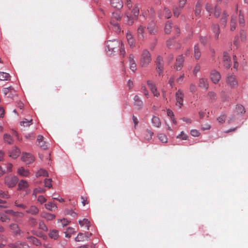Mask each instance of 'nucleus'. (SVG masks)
Masks as SVG:
<instances>
[{
	"instance_id": "14",
	"label": "nucleus",
	"mask_w": 248,
	"mask_h": 248,
	"mask_svg": "<svg viewBox=\"0 0 248 248\" xmlns=\"http://www.w3.org/2000/svg\"><path fill=\"white\" fill-rule=\"evenodd\" d=\"M184 62V57L183 55H179L176 60V63L174 65V68L177 70H180L183 67V62Z\"/></svg>"
},
{
	"instance_id": "30",
	"label": "nucleus",
	"mask_w": 248,
	"mask_h": 248,
	"mask_svg": "<svg viewBox=\"0 0 248 248\" xmlns=\"http://www.w3.org/2000/svg\"><path fill=\"white\" fill-rule=\"evenodd\" d=\"M212 30L214 33L215 34V38L218 39L219 37V34L220 33V29L218 24H213L212 26Z\"/></svg>"
},
{
	"instance_id": "44",
	"label": "nucleus",
	"mask_w": 248,
	"mask_h": 248,
	"mask_svg": "<svg viewBox=\"0 0 248 248\" xmlns=\"http://www.w3.org/2000/svg\"><path fill=\"white\" fill-rule=\"evenodd\" d=\"M32 124V120L31 119L28 120L27 119H25L23 121L20 122V125L24 127L29 126Z\"/></svg>"
},
{
	"instance_id": "48",
	"label": "nucleus",
	"mask_w": 248,
	"mask_h": 248,
	"mask_svg": "<svg viewBox=\"0 0 248 248\" xmlns=\"http://www.w3.org/2000/svg\"><path fill=\"white\" fill-rule=\"evenodd\" d=\"M153 134L154 133L153 131L147 129L145 132L144 138L146 140H149L152 139Z\"/></svg>"
},
{
	"instance_id": "3",
	"label": "nucleus",
	"mask_w": 248,
	"mask_h": 248,
	"mask_svg": "<svg viewBox=\"0 0 248 248\" xmlns=\"http://www.w3.org/2000/svg\"><path fill=\"white\" fill-rule=\"evenodd\" d=\"M18 181V179L16 176L7 175L4 178V183L9 188L14 187Z\"/></svg>"
},
{
	"instance_id": "8",
	"label": "nucleus",
	"mask_w": 248,
	"mask_h": 248,
	"mask_svg": "<svg viewBox=\"0 0 248 248\" xmlns=\"http://www.w3.org/2000/svg\"><path fill=\"white\" fill-rule=\"evenodd\" d=\"M132 15L131 16H129L128 13H126L127 17L129 19L128 24L131 25H132V24L133 23V20H131L130 18H132V19H133L134 18H136L139 15V9L137 6H135L134 7L132 11Z\"/></svg>"
},
{
	"instance_id": "53",
	"label": "nucleus",
	"mask_w": 248,
	"mask_h": 248,
	"mask_svg": "<svg viewBox=\"0 0 248 248\" xmlns=\"http://www.w3.org/2000/svg\"><path fill=\"white\" fill-rule=\"evenodd\" d=\"M226 119V116L224 114H223L220 115L217 118V121L219 123L222 124L225 122Z\"/></svg>"
},
{
	"instance_id": "60",
	"label": "nucleus",
	"mask_w": 248,
	"mask_h": 248,
	"mask_svg": "<svg viewBox=\"0 0 248 248\" xmlns=\"http://www.w3.org/2000/svg\"><path fill=\"white\" fill-rule=\"evenodd\" d=\"M240 37L242 41H245L246 39V32L244 30L240 31Z\"/></svg>"
},
{
	"instance_id": "2",
	"label": "nucleus",
	"mask_w": 248,
	"mask_h": 248,
	"mask_svg": "<svg viewBox=\"0 0 248 248\" xmlns=\"http://www.w3.org/2000/svg\"><path fill=\"white\" fill-rule=\"evenodd\" d=\"M120 43L117 40H108L106 42L107 52H115L119 47Z\"/></svg>"
},
{
	"instance_id": "55",
	"label": "nucleus",
	"mask_w": 248,
	"mask_h": 248,
	"mask_svg": "<svg viewBox=\"0 0 248 248\" xmlns=\"http://www.w3.org/2000/svg\"><path fill=\"white\" fill-rule=\"evenodd\" d=\"M39 228L40 229H41L43 231H46L47 230V227L44 224V222L42 221H40L39 223Z\"/></svg>"
},
{
	"instance_id": "38",
	"label": "nucleus",
	"mask_w": 248,
	"mask_h": 248,
	"mask_svg": "<svg viewBox=\"0 0 248 248\" xmlns=\"http://www.w3.org/2000/svg\"><path fill=\"white\" fill-rule=\"evenodd\" d=\"M3 140L5 142H6L9 144H13L14 142L12 137L8 134H5L3 135Z\"/></svg>"
},
{
	"instance_id": "58",
	"label": "nucleus",
	"mask_w": 248,
	"mask_h": 248,
	"mask_svg": "<svg viewBox=\"0 0 248 248\" xmlns=\"http://www.w3.org/2000/svg\"><path fill=\"white\" fill-rule=\"evenodd\" d=\"M46 192V190L44 188H36L34 190V191H33V194L34 195H36L37 193H44Z\"/></svg>"
},
{
	"instance_id": "47",
	"label": "nucleus",
	"mask_w": 248,
	"mask_h": 248,
	"mask_svg": "<svg viewBox=\"0 0 248 248\" xmlns=\"http://www.w3.org/2000/svg\"><path fill=\"white\" fill-rule=\"evenodd\" d=\"M239 25L242 27H243L245 25L244 16L243 14H242V11L241 10L239 11Z\"/></svg>"
},
{
	"instance_id": "13",
	"label": "nucleus",
	"mask_w": 248,
	"mask_h": 248,
	"mask_svg": "<svg viewBox=\"0 0 248 248\" xmlns=\"http://www.w3.org/2000/svg\"><path fill=\"white\" fill-rule=\"evenodd\" d=\"M158 16L160 18H169L171 16V13L169 9L164 8L159 12Z\"/></svg>"
},
{
	"instance_id": "33",
	"label": "nucleus",
	"mask_w": 248,
	"mask_h": 248,
	"mask_svg": "<svg viewBox=\"0 0 248 248\" xmlns=\"http://www.w3.org/2000/svg\"><path fill=\"white\" fill-rule=\"evenodd\" d=\"M152 122L154 126L157 128L161 126V121L160 119L156 116H153L152 119Z\"/></svg>"
},
{
	"instance_id": "37",
	"label": "nucleus",
	"mask_w": 248,
	"mask_h": 248,
	"mask_svg": "<svg viewBox=\"0 0 248 248\" xmlns=\"http://www.w3.org/2000/svg\"><path fill=\"white\" fill-rule=\"evenodd\" d=\"M49 236L54 240H57L59 237V232L57 230H51L49 233Z\"/></svg>"
},
{
	"instance_id": "16",
	"label": "nucleus",
	"mask_w": 248,
	"mask_h": 248,
	"mask_svg": "<svg viewBox=\"0 0 248 248\" xmlns=\"http://www.w3.org/2000/svg\"><path fill=\"white\" fill-rule=\"evenodd\" d=\"M39 212V209L35 205H31L29 208H27L26 213L31 215H37Z\"/></svg>"
},
{
	"instance_id": "17",
	"label": "nucleus",
	"mask_w": 248,
	"mask_h": 248,
	"mask_svg": "<svg viewBox=\"0 0 248 248\" xmlns=\"http://www.w3.org/2000/svg\"><path fill=\"white\" fill-rule=\"evenodd\" d=\"M223 60L224 66L226 68H229L231 65V62L230 57L227 52H224Z\"/></svg>"
},
{
	"instance_id": "57",
	"label": "nucleus",
	"mask_w": 248,
	"mask_h": 248,
	"mask_svg": "<svg viewBox=\"0 0 248 248\" xmlns=\"http://www.w3.org/2000/svg\"><path fill=\"white\" fill-rule=\"evenodd\" d=\"M15 205L16 207H19V208H22L23 209H27V206L25 204H22V203H18V201H17V200L15 201Z\"/></svg>"
},
{
	"instance_id": "59",
	"label": "nucleus",
	"mask_w": 248,
	"mask_h": 248,
	"mask_svg": "<svg viewBox=\"0 0 248 248\" xmlns=\"http://www.w3.org/2000/svg\"><path fill=\"white\" fill-rule=\"evenodd\" d=\"M37 201L41 204H42L46 201V199L42 195L39 196L37 198Z\"/></svg>"
},
{
	"instance_id": "25",
	"label": "nucleus",
	"mask_w": 248,
	"mask_h": 248,
	"mask_svg": "<svg viewBox=\"0 0 248 248\" xmlns=\"http://www.w3.org/2000/svg\"><path fill=\"white\" fill-rule=\"evenodd\" d=\"M78 223L81 227H85L86 230H89L90 222L87 219L84 218L82 220H79Z\"/></svg>"
},
{
	"instance_id": "49",
	"label": "nucleus",
	"mask_w": 248,
	"mask_h": 248,
	"mask_svg": "<svg viewBox=\"0 0 248 248\" xmlns=\"http://www.w3.org/2000/svg\"><path fill=\"white\" fill-rule=\"evenodd\" d=\"M122 18V16L119 12H114L112 14V19L111 20H113L115 21L114 19L117 21L120 20Z\"/></svg>"
},
{
	"instance_id": "15",
	"label": "nucleus",
	"mask_w": 248,
	"mask_h": 248,
	"mask_svg": "<svg viewBox=\"0 0 248 248\" xmlns=\"http://www.w3.org/2000/svg\"><path fill=\"white\" fill-rule=\"evenodd\" d=\"M147 30L151 34L155 35L157 33V27L155 23L153 21L148 24Z\"/></svg>"
},
{
	"instance_id": "46",
	"label": "nucleus",
	"mask_w": 248,
	"mask_h": 248,
	"mask_svg": "<svg viewBox=\"0 0 248 248\" xmlns=\"http://www.w3.org/2000/svg\"><path fill=\"white\" fill-rule=\"evenodd\" d=\"M171 23L170 21L167 22L164 29L165 32L167 34H169L171 31Z\"/></svg>"
},
{
	"instance_id": "22",
	"label": "nucleus",
	"mask_w": 248,
	"mask_h": 248,
	"mask_svg": "<svg viewBox=\"0 0 248 248\" xmlns=\"http://www.w3.org/2000/svg\"><path fill=\"white\" fill-rule=\"evenodd\" d=\"M134 106L137 109H140L142 107L143 102L139 96L135 95L134 97Z\"/></svg>"
},
{
	"instance_id": "50",
	"label": "nucleus",
	"mask_w": 248,
	"mask_h": 248,
	"mask_svg": "<svg viewBox=\"0 0 248 248\" xmlns=\"http://www.w3.org/2000/svg\"><path fill=\"white\" fill-rule=\"evenodd\" d=\"M220 13H221L220 9L219 8L217 5H216L215 7V9L213 12V13L214 14V16L216 18H218L220 15Z\"/></svg>"
},
{
	"instance_id": "1",
	"label": "nucleus",
	"mask_w": 248,
	"mask_h": 248,
	"mask_svg": "<svg viewBox=\"0 0 248 248\" xmlns=\"http://www.w3.org/2000/svg\"><path fill=\"white\" fill-rule=\"evenodd\" d=\"M151 61V55L149 51L146 49L144 50L141 53L140 60V64L141 67L147 66Z\"/></svg>"
},
{
	"instance_id": "42",
	"label": "nucleus",
	"mask_w": 248,
	"mask_h": 248,
	"mask_svg": "<svg viewBox=\"0 0 248 248\" xmlns=\"http://www.w3.org/2000/svg\"><path fill=\"white\" fill-rule=\"evenodd\" d=\"M13 248H28V246L25 243H16V244H12Z\"/></svg>"
},
{
	"instance_id": "9",
	"label": "nucleus",
	"mask_w": 248,
	"mask_h": 248,
	"mask_svg": "<svg viewBox=\"0 0 248 248\" xmlns=\"http://www.w3.org/2000/svg\"><path fill=\"white\" fill-rule=\"evenodd\" d=\"M22 160L27 164H30L34 162V157L30 153H23L22 156Z\"/></svg>"
},
{
	"instance_id": "39",
	"label": "nucleus",
	"mask_w": 248,
	"mask_h": 248,
	"mask_svg": "<svg viewBox=\"0 0 248 248\" xmlns=\"http://www.w3.org/2000/svg\"><path fill=\"white\" fill-rule=\"evenodd\" d=\"M11 76L9 74L3 72H0V80H10Z\"/></svg>"
},
{
	"instance_id": "23",
	"label": "nucleus",
	"mask_w": 248,
	"mask_h": 248,
	"mask_svg": "<svg viewBox=\"0 0 248 248\" xmlns=\"http://www.w3.org/2000/svg\"><path fill=\"white\" fill-rule=\"evenodd\" d=\"M110 24L112 26V29L117 33L120 32L121 28L118 23L113 20H111Z\"/></svg>"
},
{
	"instance_id": "36",
	"label": "nucleus",
	"mask_w": 248,
	"mask_h": 248,
	"mask_svg": "<svg viewBox=\"0 0 248 248\" xmlns=\"http://www.w3.org/2000/svg\"><path fill=\"white\" fill-rule=\"evenodd\" d=\"M236 24V16L233 15L231 17V23H230L231 30L232 31H233L234 30H235Z\"/></svg>"
},
{
	"instance_id": "56",
	"label": "nucleus",
	"mask_w": 248,
	"mask_h": 248,
	"mask_svg": "<svg viewBox=\"0 0 248 248\" xmlns=\"http://www.w3.org/2000/svg\"><path fill=\"white\" fill-rule=\"evenodd\" d=\"M25 138L26 139L30 140H33L35 138V135L33 133H31L28 134V135H25Z\"/></svg>"
},
{
	"instance_id": "7",
	"label": "nucleus",
	"mask_w": 248,
	"mask_h": 248,
	"mask_svg": "<svg viewBox=\"0 0 248 248\" xmlns=\"http://www.w3.org/2000/svg\"><path fill=\"white\" fill-rule=\"evenodd\" d=\"M226 82L231 88H234L237 86V81L234 75L232 74L227 77Z\"/></svg>"
},
{
	"instance_id": "41",
	"label": "nucleus",
	"mask_w": 248,
	"mask_h": 248,
	"mask_svg": "<svg viewBox=\"0 0 248 248\" xmlns=\"http://www.w3.org/2000/svg\"><path fill=\"white\" fill-rule=\"evenodd\" d=\"M46 208L49 211H53L57 208V206L54 202H48L45 204Z\"/></svg>"
},
{
	"instance_id": "29",
	"label": "nucleus",
	"mask_w": 248,
	"mask_h": 248,
	"mask_svg": "<svg viewBox=\"0 0 248 248\" xmlns=\"http://www.w3.org/2000/svg\"><path fill=\"white\" fill-rule=\"evenodd\" d=\"M29 186L28 182L24 180H21L18 185V190H24L25 188Z\"/></svg>"
},
{
	"instance_id": "51",
	"label": "nucleus",
	"mask_w": 248,
	"mask_h": 248,
	"mask_svg": "<svg viewBox=\"0 0 248 248\" xmlns=\"http://www.w3.org/2000/svg\"><path fill=\"white\" fill-rule=\"evenodd\" d=\"M158 138L159 140L163 143H166L168 141L167 136L163 134H159L158 135Z\"/></svg>"
},
{
	"instance_id": "64",
	"label": "nucleus",
	"mask_w": 248,
	"mask_h": 248,
	"mask_svg": "<svg viewBox=\"0 0 248 248\" xmlns=\"http://www.w3.org/2000/svg\"><path fill=\"white\" fill-rule=\"evenodd\" d=\"M236 109L237 112L241 114L244 113L245 112V108L242 105L238 106L236 108Z\"/></svg>"
},
{
	"instance_id": "10",
	"label": "nucleus",
	"mask_w": 248,
	"mask_h": 248,
	"mask_svg": "<svg viewBox=\"0 0 248 248\" xmlns=\"http://www.w3.org/2000/svg\"><path fill=\"white\" fill-rule=\"evenodd\" d=\"M186 0H179V7H176L173 9V14L175 16H178L182 9L186 4Z\"/></svg>"
},
{
	"instance_id": "34",
	"label": "nucleus",
	"mask_w": 248,
	"mask_h": 248,
	"mask_svg": "<svg viewBox=\"0 0 248 248\" xmlns=\"http://www.w3.org/2000/svg\"><path fill=\"white\" fill-rule=\"evenodd\" d=\"M194 58L196 60H199L201 57V53L200 48L198 45H195L194 48Z\"/></svg>"
},
{
	"instance_id": "43",
	"label": "nucleus",
	"mask_w": 248,
	"mask_h": 248,
	"mask_svg": "<svg viewBox=\"0 0 248 248\" xmlns=\"http://www.w3.org/2000/svg\"><path fill=\"white\" fill-rule=\"evenodd\" d=\"M29 241L35 246H39L41 245V242L36 238L31 236L28 238Z\"/></svg>"
},
{
	"instance_id": "45",
	"label": "nucleus",
	"mask_w": 248,
	"mask_h": 248,
	"mask_svg": "<svg viewBox=\"0 0 248 248\" xmlns=\"http://www.w3.org/2000/svg\"><path fill=\"white\" fill-rule=\"evenodd\" d=\"M215 6L213 5L211 3H207L206 4L205 8L206 10L209 13H213V11L215 9Z\"/></svg>"
},
{
	"instance_id": "24",
	"label": "nucleus",
	"mask_w": 248,
	"mask_h": 248,
	"mask_svg": "<svg viewBox=\"0 0 248 248\" xmlns=\"http://www.w3.org/2000/svg\"><path fill=\"white\" fill-rule=\"evenodd\" d=\"M156 66L158 70L159 74L160 75V73L163 71V60L162 58L160 56L158 57L157 58Z\"/></svg>"
},
{
	"instance_id": "32",
	"label": "nucleus",
	"mask_w": 248,
	"mask_h": 248,
	"mask_svg": "<svg viewBox=\"0 0 248 248\" xmlns=\"http://www.w3.org/2000/svg\"><path fill=\"white\" fill-rule=\"evenodd\" d=\"M35 176L36 177H39L40 176L47 177L48 176V174L46 170L43 169H40L36 172Z\"/></svg>"
},
{
	"instance_id": "31",
	"label": "nucleus",
	"mask_w": 248,
	"mask_h": 248,
	"mask_svg": "<svg viewBox=\"0 0 248 248\" xmlns=\"http://www.w3.org/2000/svg\"><path fill=\"white\" fill-rule=\"evenodd\" d=\"M5 212L7 214H9L11 215L12 216L17 217H23L24 216V214L22 213L18 212H15L12 210H7L5 211Z\"/></svg>"
},
{
	"instance_id": "26",
	"label": "nucleus",
	"mask_w": 248,
	"mask_h": 248,
	"mask_svg": "<svg viewBox=\"0 0 248 248\" xmlns=\"http://www.w3.org/2000/svg\"><path fill=\"white\" fill-rule=\"evenodd\" d=\"M41 217L44 218L46 220H52L55 218V216L54 214H50L48 213H42L40 215Z\"/></svg>"
},
{
	"instance_id": "61",
	"label": "nucleus",
	"mask_w": 248,
	"mask_h": 248,
	"mask_svg": "<svg viewBox=\"0 0 248 248\" xmlns=\"http://www.w3.org/2000/svg\"><path fill=\"white\" fill-rule=\"evenodd\" d=\"M175 42L174 38L170 39L167 41V46L168 47L170 48V47L173 45Z\"/></svg>"
},
{
	"instance_id": "28",
	"label": "nucleus",
	"mask_w": 248,
	"mask_h": 248,
	"mask_svg": "<svg viewBox=\"0 0 248 248\" xmlns=\"http://www.w3.org/2000/svg\"><path fill=\"white\" fill-rule=\"evenodd\" d=\"M202 7V3L201 0H199L195 6V14L196 16L200 15Z\"/></svg>"
},
{
	"instance_id": "40",
	"label": "nucleus",
	"mask_w": 248,
	"mask_h": 248,
	"mask_svg": "<svg viewBox=\"0 0 248 248\" xmlns=\"http://www.w3.org/2000/svg\"><path fill=\"white\" fill-rule=\"evenodd\" d=\"M228 16V14L226 12V11H224L223 12V14L222 15L221 18L220 20L221 24L222 25L224 26L225 27L226 26L227 21V17Z\"/></svg>"
},
{
	"instance_id": "63",
	"label": "nucleus",
	"mask_w": 248,
	"mask_h": 248,
	"mask_svg": "<svg viewBox=\"0 0 248 248\" xmlns=\"http://www.w3.org/2000/svg\"><path fill=\"white\" fill-rule=\"evenodd\" d=\"M10 197L7 192H3L0 190V198L8 199Z\"/></svg>"
},
{
	"instance_id": "4",
	"label": "nucleus",
	"mask_w": 248,
	"mask_h": 248,
	"mask_svg": "<svg viewBox=\"0 0 248 248\" xmlns=\"http://www.w3.org/2000/svg\"><path fill=\"white\" fill-rule=\"evenodd\" d=\"M184 97V94L183 91L179 89L175 93V99L176 101V105L178 106L179 108H181L183 105Z\"/></svg>"
},
{
	"instance_id": "21",
	"label": "nucleus",
	"mask_w": 248,
	"mask_h": 248,
	"mask_svg": "<svg viewBox=\"0 0 248 248\" xmlns=\"http://www.w3.org/2000/svg\"><path fill=\"white\" fill-rule=\"evenodd\" d=\"M199 86L200 88L207 90L209 87L208 80L206 78H201L199 79Z\"/></svg>"
},
{
	"instance_id": "6",
	"label": "nucleus",
	"mask_w": 248,
	"mask_h": 248,
	"mask_svg": "<svg viewBox=\"0 0 248 248\" xmlns=\"http://www.w3.org/2000/svg\"><path fill=\"white\" fill-rule=\"evenodd\" d=\"M92 233H81L80 232L78 234V236L75 238V241L77 242H83L87 241L89 240L90 236L92 235Z\"/></svg>"
},
{
	"instance_id": "5",
	"label": "nucleus",
	"mask_w": 248,
	"mask_h": 248,
	"mask_svg": "<svg viewBox=\"0 0 248 248\" xmlns=\"http://www.w3.org/2000/svg\"><path fill=\"white\" fill-rule=\"evenodd\" d=\"M3 93L7 96V97L10 98L12 99H14V97L16 95V91L14 88L10 86L8 88H5L3 89Z\"/></svg>"
},
{
	"instance_id": "18",
	"label": "nucleus",
	"mask_w": 248,
	"mask_h": 248,
	"mask_svg": "<svg viewBox=\"0 0 248 248\" xmlns=\"http://www.w3.org/2000/svg\"><path fill=\"white\" fill-rule=\"evenodd\" d=\"M145 27L142 25H140L137 29V34L138 39L143 40L144 38Z\"/></svg>"
},
{
	"instance_id": "11",
	"label": "nucleus",
	"mask_w": 248,
	"mask_h": 248,
	"mask_svg": "<svg viewBox=\"0 0 248 248\" xmlns=\"http://www.w3.org/2000/svg\"><path fill=\"white\" fill-rule=\"evenodd\" d=\"M220 78L221 76L218 72L216 70H212L211 72L210 78L214 83H217L218 81L220 80Z\"/></svg>"
},
{
	"instance_id": "20",
	"label": "nucleus",
	"mask_w": 248,
	"mask_h": 248,
	"mask_svg": "<svg viewBox=\"0 0 248 248\" xmlns=\"http://www.w3.org/2000/svg\"><path fill=\"white\" fill-rule=\"evenodd\" d=\"M44 137L41 135H39L37 139V141L38 142V145L40 148L44 150L47 149V146L46 144V142L43 140Z\"/></svg>"
},
{
	"instance_id": "35",
	"label": "nucleus",
	"mask_w": 248,
	"mask_h": 248,
	"mask_svg": "<svg viewBox=\"0 0 248 248\" xmlns=\"http://www.w3.org/2000/svg\"><path fill=\"white\" fill-rule=\"evenodd\" d=\"M20 151L19 149L15 147L13 149L11 154L10 155V157H12L14 159L16 158L20 155Z\"/></svg>"
},
{
	"instance_id": "52",
	"label": "nucleus",
	"mask_w": 248,
	"mask_h": 248,
	"mask_svg": "<svg viewBox=\"0 0 248 248\" xmlns=\"http://www.w3.org/2000/svg\"><path fill=\"white\" fill-rule=\"evenodd\" d=\"M52 181L51 179H45L44 180L45 186L49 188L52 187Z\"/></svg>"
},
{
	"instance_id": "27",
	"label": "nucleus",
	"mask_w": 248,
	"mask_h": 248,
	"mask_svg": "<svg viewBox=\"0 0 248 248\" xmlns=\"http://www.w3.org/2000/svg\"><path fill=\"white\" fill-rule=\"evenodd\" d=\"M17 172L19 175L23 177H27L30 175V171L28 170H25L23 167H21L18 169Z\"/></svg>"
},
{
	"instance_id": "12",
	"label": "nucleus",
	"mask_w": 248,
	"mask_h": 248,
	"mask_svg": "<svg viewBox=\"0 0 248 248\" xmlns=\"http://www.w3.org/2000/svg\"><path fill=\"white\" fill-rule=\"evenodd\" d=\"M10 231L16 235H20L22 232L18 225L16 223H12L9 225Z\"/></svg>"
},
{
	"instance_id": "19",
	"label": "nucleus",
	"mask_w": 248,
	"mask_h": 248,
	"mask_svg": "<svg viewBox=\"0 0 248 248\" xmlns=\"http://www.w3.org/2000/svg\"><path fill=\"white\" fill-rule=\"evenodd\" d=\"M110 4L116 9H121L123 7V2L122 0H111Z\"/></svg>"
},
{
	"instance_id": "62",
	"label": "nucleus",
	"mask_w": 248,
	"mask_h": 248,
	"mask_svg": "<svg viewBox=\"0 0 248 248\" xmlns=\"http://www.w3.org/2000/svg\"><path fill=\"white\" fill-rule=\"evenodd\" d=\"M176 138L177 139H181L182 140H185L186 139L187 136L184 133L183 131H182L181 133L177 136Z\"/></svg>"
},
{
	"instance_id": "54",
	"label": "nucleus",
	"mask_w": 248,
	"mask_h": 248,
	"mask_svg": "<svg viewBox=\"0 0 248 248\" xmlns=\"http://www.w3.org/2000/svg\"><path fill=\"white\" fill-rule=\"evenodd\" d=\"M208 98L210 100H215L216 97V94L213 92H209L207 94Z\"/></svg>"
}]
</instances>
